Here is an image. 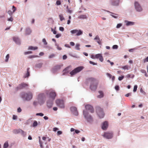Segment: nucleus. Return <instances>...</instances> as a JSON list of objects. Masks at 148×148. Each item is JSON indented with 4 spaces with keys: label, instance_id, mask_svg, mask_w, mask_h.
I'll return each instance as SVG.
<instances>
[{
    "label": "nucleus",
    "instance_id": "obj_1",
    "mask_svg": "<svg viewBox=\"0 0 148 148\" xmlns=\"http://www.w3.org/2000/svg\"><path fill=\"white\" fill-rule=\"evenodd\" d=\"M88 80L91 82L90 89L92 90H96L99 83V81L96 79L92 77L88 79Z\"/></svg>",
    "mask_w": 148,
    "mask_h": 148
},
{
    "label": "nucleus",
    "instance_id": "obj_2",
    "mask_svg": "<svg viewBox=\"0 0 148 148\" xmlns=\"http://www.w3.org/2000/svg\"><path fill=\"white\" fill-rule=\"evenodd\" d=\"M33 95L31 92L23 93L21 95V97L25 100L29 101L32 98Z\"/></svg>",
    "mask_w": 148,
    "mask_h": 148
},
{
    "label": "nucleus",
    "instance_id": "obj_3",
    "mask_svg": "<svg viewBox=\"0 0 148 148\" xmlns=\"http://www.w3.org/2000/svg\"><path fill=\"white\" fill-rule=\"evenodd\" d=\"M96 112L100 118L103 117L104 116V114L103 112V109L99 107H97L96 108Z\"/></svg>",
    "mask_w": 148,
    "mask_h": 148
},
{
    "label": "nucleus",
    "instance_id": "obj_4",
    "mask_svg": "<svg viewBox=\"0 0 148 148\" xmlns=\"http://www.w3.org/2000/svg\"><path fill=\"white\" fill-rule=\"evenodd\" d=\"M84 68L82 66H80L77 67L73 70L70 73V74L71 76H73L76 74L77 73L80 72Z\"/></svg>",
    "mask_w": 148,
    "mask_h": 148
},
{
    "label": "nucleus",
    "instance_id": "obj_5",
    "mask_svg": "<svg viewBox=\"0 0 148 148\" xmlns=\"http://www.w3.org/2000/svg\"><path fill=\"white\" fill-rule=\"evenodd\" d=\"M83 115L86 119L89 122H92L93 121V119L91 116L88 114V113L86 111L84 110L83 111Z\"/></svg>",
    "mask_w": 148,
    "mask_h": 148
},
{
    "label": "nucleus",
    "instance_id": "obj_6",
    "mask_svg": "<svg viewBox=\"0 0 148 148\" xmlns=\"http://www.w3.org/2000/svg\"><path fill=\"white\" fill-rule=\"evenodd\" d=\"M47 94L49 95L50 99L52 100H54L56 96V93L53 91L49 90L47 92Z\"/></svg>",
    "mask_w": 148,
    "mask_h": 148
},
{
    "label": "nucleus",
    "instance_id": "obj_7",
    "mask_svg": "<svg viewBox=\"0 0 148 148\" xmlns=\"http://www.w3.org/2000/svg\"><path fill=\"white\" fill-rule=\"evenodd\" d=\"M56 102L57 106L61 108L64 107V102L63 100L57 99L56 100Z\"/></svg>",
    "mask_w": 148,
    "mask_h": 148
},
{
    "label": "nucleus",
    "instance_id": "obj_8",
    "mask_svg": "<svg viewBox=\"0 0 148 148\" xmlns=\"http://www.w3.org/2000/svg\"><path fill=\"white\" fill-rule=\"evenodd\" d=\"M71 33L72 34H75L77 36H79L82 35L83 34V31L80 29H75L71 30L70 31Z\"/></svg>",
    "mask_w": 148,
    "mask_h": 148
},
{
    "label": "nucleus",
    "instance_id": "obj_9",
    "mask_svg": "<svg viewBox=\"0 0 148 148\" xmlns=\"http://www.w3.org/2000/svg\"><path fill=\"white\" fill-rule=\"evenodd\" d=\"M44 95L43 94H40L38 96V102L40 104L43 103L44 102Z\"/></svg>",
    "mask_w": 148,
    "mask_h": 148
},
{
    "label": "nucleus",
    "instance_id": "obj_10",
    "mask_svg": "<svg viewBox=\"0 0 148 148\" xmlns=\"http://www.w3.org/2000/svg\"><path fill=\"white\" fill-rule=\"evenodd\" d=\"M71 112L75 116H77L78 114L77 108L75 107H72L70 108Z\"/></svg>",
    "mask_w": 148,
    "mask_h": 148
},
{
    "label": "nucleus",
    "instance_id": "obj_11",
    "mask_svg": "<svg viewBox=\"0 0 148 148\" xmlns=\"http://www.w3.org/2000/svg\"><path fill=\"white\" fill-rule=\"evenodd\" d=\"M134 6L135 9L137 11L140 12L142 10V9L141 7L138 2L136 1L135 2Z\"/></svg>",
    "mask_w": 148,
    "mask_h": 148
},
{
    "label": "nucleus",
    "instance_id": "obj_12",
    "mask_svg": "<svg viewBox=\"0 0 148 148\" xmlns=\"http://www.w3.org/2000/svg\"><path fill=\"white\" fill-rule=\"evenodd\" d=\"M103 136L107 139H110L113 136V134L112 132L105 133Z\"/></svg>",
    "mask_w": 148,
    "mask_h": 148
},
{
    "label": "nucleus",
    "instance_id": "obj_13",
    "mask_svg": "<svg viewBox=\"0 0 148 148\" xmlns=\"http://www.w3.org/2000/svg\"><path fill=\"white\" fill-rule=\"evenodd\" d=\"M86 110L90 111L91 113H93L94 112V110L93 107L90 105H87L85 107Z\"/></svg>",
    "mask_w": 148,
    "mask_h": 148
},
{
    "label": "nucleus",
    "instance_id": "obj_14",
    "mask_svg": "<svg viewBox=\"0 0 148 148\" xmlns=\"http://www.w3.org/2000/svg\"><path fill=\"white\" fill-rule=\"evenodd\" d=\"M52 99H50L47 101V107L49 108L52 107L53 104V101Z\"/></svg>",
    "mask_w": 148,
    "mask_h": 148
},
{
    "label": "nucleus",
    "instance_id": "obj_15",
    "mask_svg": "<svg viewBox=\"0 0 148 148\" xmlns=\"http://www.w3.org/2000/svg\"><path fill=\"white\" fill-rule=\"evenodd\" d=\"M108 126V123L107 121L104 122L102 126V128L104 130H106Z\"/></svg>",
    "mask_w": 148,
    "mask_h": 148
},
{
    "label": "nucleus",
    "instance_id": "obj_16",
    "mask_svg": "<svg viewBox=\"0 0 148 148\" xmlns=\"http://www.w3.org/2000/svg\"><path fill=\"white\" fill-rule=\"evenodd\" d=\"M94 39L96 40V41L100 45L101 44L102 40H100L98 35L96 36Z\"/></svg>",
    "mask_w": 148,
    "mask_h": 148
},
{
    "label": "nucleus",
    "instance_id": "obj_17",
    "mask_svg": "<svg viewBox=\"0 0 148 148\" xmlns=\"http://www.w3.org/2000/svg\"><path fill=\"white\" fill-rule=\"evenodd\" d=\"M14 132L16 134L21 133L22 134H25V132L21 129L14 130Z\"/></svg>",
    "mask_w": 148,
    "mask_h": 148
},
{
    "label": "nucleus",
    "instance_id": "obj_18",
    "mask_svg": "<svg viewBox=\"0 0 148 148\" xmlns=\"http://www.w3.org/2000/svg\"><path fill=\"white\" fill-rule=\"evenodd\" d=\"M112 5L114 6H116L118 5L119 3V0H111Z\"/></svg>",
    "mask_w": 148,
    "mask_h": 148
},
{
    "label": "nucleus",
    "instance_id": "obj_19",
    "mask_svg": "<svg viewBox=\"0 0 148 148\" xmlns=\"http://www.w3.org/2000/svg\"><path fill=\"white\" fill-rule=\"evenodd\" d=\"M28 86V85L27 84L24 83H22L19 85V88L20 89H22Z\"/></svg>",
    "mask_w": 148,
    "mask_h": 148
},
{
    "label": "nucleus",
    "instance_id": "obj_20",
    "mask_svg": "<svg viewBox=\"0 0 148 148\" xmlns=\"http://www.w3.org/2000/svg\"><path fill=\"white\" fill-rule=\"evenodd\" d=\"M13 40L17 44H20V40L17 37H13Z\"/></svg>",
    "mask_w": 148,
    "mask_h": 148
},
{
    "label": "nucleus",
    "instance_id": "obj_21",
    "mask_svg": "<svg viewBox=\"0 0 148 148\" xmlns=\"http://www.w3.org/2000/svg\"><path fill=\"white\" fill-rule=\"evenodd\" d=\"M125 23H126V26H128L129 25H132L134 24V23L132 22L129 21H125Z\"/></svg>",
    "mask_w": 148,
    "mask_h": 148
},
{
    "label": "nucleus",
    "instance_id": "obj_22",
    "mask_svg": "<svg viewBox=\"0 0 148 148\" xmlns=\"http://www.w3.org/2000/svg\"><path fill=\"white\" fill-rule=\"evenodd\" d=\"M29 68H28L27 69V72L26 73L25 75L24 76V78H25L27 77H28L30 75V72L29 71Z\"/></svg>",
    "mask_w": 148,
    "mask_h": 148
},
{
    "label": "nucleus",
    "instance_id": "obj_23",
    "mask_svg": "<svg viewBox=\"0 0 148 148\" xmlns=\"http://www.w3.org/2000/svg\"><path fill=\"white\" fill-rule=\"evenodd\" d=\"M98 92L100 94V95L97 96L98 98H101L103 97L104 96L103 92L102 91L100 90Z\"/></svg>",
    "mask_w": 148,
    "mask_h": 148
},
{
    "label": "nucleus",
    "instance_id": "obj_24",
    "mask_svg": "<svg viewBox=\"0 0 148 148\" xmlns=\"http://www.w3.org/2000/svg\"><path fill=\"white\" fill-rule=\"evenodd\" d=\"M31 32V31L29 28H27L26 30V34H29Z\"/></svg>",
    "mask_w": 148,
    "mask_h": 148
},
{
    "label": "nucleus",
    "instance_id": "obj_25",
    "mask_svg": "<svg viewBox=\"0 0 148 148\" xmlns=\"http://www.w3.org/2000/svg\"><path fill=\"white\" fill-rule=\"evenodd\" d=\"M70 67L71 66H69L65 68L63 71L64 73H68L69 72V71L68 70ZM63 75H64V74H63Z\"/></svg>",
    "mask_w": 148,
    "mask_h": 148
},
{
    "label": "nucleus",
    "instance_id": "obj_26",
    "mask_svg": "<svg viewBox=\"0 0 148 148\" xmlns=\"http://www.w3.org/2000/svg\"><path fill=\"white\" fill-rule=\"evenodd\" d=\"M38 49V47H33V46H30L28 48V49L31 50H35Z\"/></svg>",
    "mask_w": 148,
    "mask_h": 148
},
{
    "label": "nucleus",
    "instance_id": "obj_27",
    "mask_svg": "<svg viewBox=\"0 0 148 148\" xmlns=\"http://www.w3.org/2000/svg\"><path fill=\"white\" fill-rule=\"evenodd\" d=\"M79 46H80L79 44H76L75 47L77 50H80V48H79Z\"/></svg>",
    "mask_w": 148,
    "mask_h": 148
},
{
    "label": "nucleus",
    "instance_id": "obj_28",
    "mask_svg": "<svg viewBox=\"0 0 148 148\" xmlns=\"http://www.w3.org/2000/svg\"><path fill=\"white\" fill-rule=\"evenodd\" d=\"M38 138H39V143L40 145V147L42 148H43V146H42V142L41 141V140H40V139H41V138H40V136H39L38 137Z\"/></svg>",
    "mask_w": 148,
    "mask_h": 148
},
{
    "label": "nucleus",
    "instance_id": "obj_29",
    "mask_svg": "<svg viewBox=\"0 0 148 148\" xmlns=\"http://www.w3.org/2000/svg\"><path fill=\"white\" fill-rule=\"evenodd\" d=\"M10 56H9V54H8L5 57V61L6 62H7L8 61V59L9 58Z\"/></svg>",
    "mask_w": 148,
    "mask_h": 148
},
{
    "label": "nucleus",
    "instance_id": "obj_30",
    "mask_svg": "<svg viewBox=\"0 0 148 148\" xmlns=\"http://www.w3.org/2000/svg\"><path fill=\"white\" fill-rule=\"evenodd\" d=\"M38 56L37 55H32L28 57V58H32L36 57H38Z\"/></svg>",
    "mask_w": 148,
    "mask_h": 148
},
{
    "label": "nucleus",
    "instance_id": "obj_31",
    "mask_svg": "<svg viewBox=\"0 0 148 148\" xmlns=\"http://www.w3.org/2000/svg\"><path fill=\"white\" fill-rule=\"evenodd\" d=\"M59 17L61 21H62L64 19V18L62 14H60L59 15Z\"/></svg>",
    "mask_w": 148,
    "mask_h": 148
},
{
    "label": "nucleus",
    "instance_id": "obj_32",
    "mask_svg": "<svg viewBox=\"0 0 148 148\" xmlns=\"http://www.w3.org/2000/svg\"><path fill=\"white\" fill-rule=\"evenodd\" d=\"M60 65H58L55 66L54 68V69L55 70H58L60 69Z\"/></svg>",
    "mask_w": 148,
    "mask_h": 148
},
{
    "label": "nucleus",
    "instance_id": "obj_33",
    "mask_svg": "<svg viewBox=\"0 0 148 148\" xmlns=\"http://www.w3.org/2000/svg\"><path fill=\"white\" fill-rule=\"evenodd\" d=\"M8 142H5L4 144L3 147L4 148H7L8 146Z\"/></svg>",
    "mask_w": 148,
    "mask_h": 148
},
{
    "label": "nucleus",
    "instance_id": "obj_34",
    "mask_svg": "<svg viewBox=\"0 0 148 148\" xmlns=\"http://www.w3.org/2000/svg\"><path fill=\"white\" fill-rule=\"evenodd\" d=\"M37 125H38V123H37V121H34V122L33 124V127H36Z\"/></svg>",
    "mask_w": 148,
    "mask_h": 148
},
{
    "label": "nucleus",
    "instance_id": "obj_35",
    "mask_svg": "<svg viewBox=\"0 0 148 148\" xmlns=\"http://www.w3.org/2000/svg\"><path fill=\"white\" fill-rule=\"evenodd\" d=\"M98 58L99 59L100 61L101 62H102L103 60L102 54L101 55V56L99 57Z\"/></svg>",
    "mask_w": 148,
    "mask_h": 148
},
{
    "label": "nucleus",
    "instance_id": "obj_36",
    "mask_svg": "<svg viewBox=\"0 0 148 148\" xmlns=\"http://www.w3.org/2000/svg\"><path fill=\"white\" fill-rule=\"evenodd\" d=\"M98 58L99 59L100 61L101 62H102L103 60L102 54L101 55V56L99 57Z\"/></svg>",
    "mask_w": 148,
    "mask_h": 148
},
{
    "label": "nucleus",
    "instance_id": "obj_37",
    "mask_svg": "<svg viewBox=\"0 0 148 148\" xmlns=\"http://www.w3.org/2000/svg\"><path fill=\"white\" fill-rule=\"evenodd\" d=\"M98 58L99 59L100 61L101 62H102L103 60L102 54L101 55V56L99 57Z\"/></svg>",
    "mask_w": 148,
    "mask_h": 148
},
{
    "label": "nucleus",
    "instance_id": "obj_38",
    "mask_svg": "<svg viewBox=\"0 0 148 148\" xmlns=\"http://www.w3.org/2000/svg\"><path fill=\"white\" fill-rule=\"evenodd\" d=\"M101 54L100 53L96 54L95 55V58L97 59L99 57L101 56Z\"/></svg>",
    "mask_w": 148,
    "mask_h": 148
},
{
    "label": "nucleus",
    "instance_id": "obj_39",
    "mask_svg": "<svg viewBox=\"0 0 148 148\" xmlns=\"http://www.w3.org/2000/svg\"><path fill=\"white\" fill-rule=\"evenodd\" d=\"M122 25L121 23H119L117 24V26H116V28H120L121 26H122Z\"/></svg>",
    "mask_w": 148,
    "mask_h": 148
},
{
    "label": "nucleus",
    "instance_id": "obj_40",
    "mask_svg": "<svg viewBox=\"0 0 148 148\" xmlns=\"http://www.w3.org/2000/svg\"><path fill=\"white\" fill-rule=\"evenodd\" d=\"M42 41L44 45H47V42L45 38L43 39Z\"/></svg>",
    "mask_w": 148,
    "mask_h": 148
},
{
    "label": "nucleus",
    "instance_id": "obj_41",
    "mask_svg": "<svg viewBox=\"0 0 148 148\" xmlns=\"http://www.w3.org/2000/svg\"><path fill=\"white\" fill-rule=\"evenodd\" d=\"M122 68L124 69H128V66L127 65H125L123 67H122Z\"/></svg>",
    "mask_w": 148,
    "mask_h": 148
},
{
    "label": "nucleus",
    "instance_id": "obj_42",
    "mask_svg": "<svg viewBox=\"0 0 148 148\" xmlns=\"http://www.w3.org/2000/svg\"><path fill=\"white\" fill-rule=\"evenodd\" d=\"M137 88V85H135L134 86V89H133V91L134 92H135L136 91Z\"/></svg>",
    "mask_w": 148,
    "mask_h": 148
},
{
    "label": "nucleus",
    "instance_id": "obj_43",
    "mask_svg": "<svg viewBox=\"0 0 148 148\" xmlns=\"http://www.w3.org/2000/svg\"><path fill=\"white\" fill-rule=\"evenodd\" d=\"M79 17L80 18H86V16L85 15H81Z\"/></svg>",
    "mask_w": 148,
    "mask_h": 148
},
{
    "label": "nucleus",
    "instance_id": "obj_44",
    "mask_svg": "<svg viewBox=\"0 0 148 148\" xmlns=\"http://www.w3.org/2000/svg\"><path fill=\"white\" fill-rule=\"evenodd\" d=\"M36 115L37 116H43L44 115V114L42 113H38L36 114Z\"/></svg>",
    "mask_w": 148,
    "mask_h": 148
},
{
    "label": "nucleus",
    "instance_id": "obj_45",
    "mask_svg": "<svg viewBox=\"0 0 148 148\" xmlns=\"http://www.w3.org/2000/svg\"><path fill=\"white\" fill-rule=\"evenodd\" d=\"M56 45L57 46V48L58 50H60L62 49V48L60 47L58 45L56 44Z\"/></svg>",
    "mask_w": 148,
    "mask_h": 148
},
{
    "label": "nucleus",
    "instance_id": "obj_46",
    "mask_svg": "<svg viewBox=\"0 0 148 148\" xmlns=\"http://www.w3.org/2000/svg\"><path fill=\"white\" fill-rule=\"evenodd\" d=\"M55 56V55L54 54H51L49 56V58H52L54 57Z\"/></svg>",
    "mask_w": 148,
    "mask_h": 148
},
{
    "label": "nucleus",
    "instance_id": "obj_47",
    "mask_svg": "<svg viewBox=\"0 0 148 148\" xmlns=\"http://www.w3.org/2000/svg\"><path fill=\"white\" fill-rule=\"evenodd\" d=\"M56 3L57 5H60L61 4V1L60 0H58L57 1Z\"/></svg>",
    "mask_w": 148,
    "mask_h": 148
},
{
    "label": "nucleus",
    "instance_id": "obj_48",
    "mask_svg": "<svg viewBox=\"0 0 148 148\" xmlns=\"http://www.w3.org/2000/svg\"><path fill=\"white\" fill-rule=\"evenodd\" d=\"M89 63L90 64H92L93 65H97V63L91 61H89Z\"/></svg>",
    "mask_w": 148,
    "mask_h": 148
},
{
    "label": "nucleus",
    "instance_id": "obj_49",
    "mask_svg": "<svg viewBox=\"0 0 148 148\" xmlns=\"http://www.w3.org/2000/svg\"><path fill=\"white\" fill-rule=\"evenodd\" d=\"M21 89L19 88V85L18 86L16 87L15 89V91L16 92L18 91L19 90Z\"/></svg>",
    "mask_w": 148,
    "mask_h": 148
},
{
    "label": "nucleus",
    "instance_id": "obj_50",
    "mask_svg": "<svg viewBox=\"0 0 148 148\" xmlns=\"http://www.w3.org/2000/svg\"><path fill=\"white\" fill-rule=\"evenodd\" d=\"M106 75L107 76L110 77V78H111L112 77V75L110 73H106Z\"/></svg>",
    "mask_w": 148,
    "mask_h": 148
},
{
    "label": "nucleus",
    "instance_id": "obj_51",
    "mask_svg": "<svg viewBox=\"0 0 148 148\" xmlns=\"http://www.w3.org/2000/svg\"><path fill=\"white\" fill-rule=\"evenodd\" d=\"M118 48V46L116 45H114L112 47L113 49H117Z\"/></svg>",
    "mask_w": 148,
    "mask_h": 148
},
{
    "label": "nucleus",
    "instance_id": "obj_52",
    "mask_svg": "<svg viewBox=\"0 0 148 148\" xmlns=\"http://www.w3.org/2000/svg\"><path fill=\"white\" fill-rule=\"evenodd\" d=\"M32 53V51H29L25 52L24 53V54L25 55H27V54H29Z\"/></svg>",
    "mask_w": 148,
    "mask_h": 148
},
{
    "label": "nucleus",
    "instance_id": "obj_53",
    "mask_svg": "<svg viewBox=\"0 0 148 148\" xmlns=\"http://www.w3.org/2000/svg\"><path fill=\"white\" fill-rule=\"evenodd\" d=\"M108 62H109L111 64V66H112L114 65V63L113 62H111L110 60H108L107 61Z\"/></svg>",
    "mask_w": 148,
    "mask_h": 148
},
{
    "label": "nucleus",
    "instance_id": "obj_54",
    "mask_svg": "<svg viewBox=\"0 0 148 148\" xmlns=\"http://www.w3.org/2000/svg\"><path fill=\"white\" fill-rule=\"evenodd\" d=\"M119 86H115V89L116 90H119Z\"/></svg>",
    "mask_w": 148,
    "mask_h": 148
},
{
    "label": "nucleus",
    "instance_id": "obj_55",
    "mask_svg": "<svg viewBox=\"0 0 148 148\" xmlns=\"http://www.w3.org/2000/svg\"><path fill=\"white\" fill-rule=\"evenodd\" d=\"M124 77L123 76H122L121 77H119V78L118 79L119 80H122Z\"/></svg>",
    "mask_w": 148,
    "mask_h": 148
},
{
    "label": "nucleus",
    "instance_id": "obj_56",
    "mask_svg": "<svg viewBox=\"0 0 148 148\" xmlns=\"http://www.w3.org/2000/svg\"><path fill=\"white\" fill-rule=\"evenodd\" d=\"M146 62H148V57H147V58L145 59L144 60V63H145Z\"/></svg>",
    "mask_w": 148,
    "mask_h": 148
},
{
    "label": "nucleus",
    "instance_id": "obj_57",
    "mask_svg": "<svg viewBox=\"0 0 148 148\" xmlns=\"http://www.w3.org/2000/svg\"><path fill=\"white\" fill-rule=\"evenodd\" d=\"M131 93H129L126 94L125 96L126 97H128L129 96H131Z\"/></svg>",
    "mask_w": 148,
    "mask_h": 148
},
{
    "label": "nucleus",
    "instance_id": "obj_58",
    "mask_svg": "<svg viewBox=\"0 0 148 148\" xmlns=\"http://www.w3.org/2000/svg\"><path fill=\"white\" fill-rule=\"evenodd\" d=\"M38 102L35 101H34L33 102V105L35 106H36L38 104Z\"/></svg>",
    "mask_w": 148,
    "mask_h": 148
},
{
    "label": "nucleus",
    "instance_id": "obj_59",
    "mask_svg": "<svg viewBox=\"0 0 148 148\" xmlns=\"http://www.w3.org/2000/svg\"><path fill=\"white\" fill-rule=\"evenodd\" d=\"M13 20V18L12 17H11L10 18H8V21L12 22Z\"/></svg>",
    "mask_w": 148,
    "mask_h": 148
},
{
    "label": "nucleus",
    "instance_id": "obj_60",
    "mask_svg": "<svg viewBox=\"0 0 148 148\" xmlns=\"http://www.w3.org/2000/svg\"><path fill=\"white\" fill-rule=\"evenodd\" d=\"M12 8H13V9H14V10H13V12H14L16 10V8L13 5L12 6Z\"/></svg>",
    "mask_w": 148,
    "mask_h": 148
},
{
    "label": "nucleus",
    "instance_id": "obj_61",
    "mask_svg": "<svg viewBox=\"0 0 148 148\" xmlns=\"http://www.w3.org/2000/svg\"><path fill=\"white\" fill-rule=\"evenodd\" d=\"M140 71L141 73H146V71L145 70L143 69L141 70Z\"/></svg>",
    "mask_w": 148,
    "mask_h": 148
},
{
    "label": "nucleus",
    "instance_id": "obj_62",
    "mask_svg": "<svg viewBox=\"0 0 148 148\" xmlns=\"http://www.w3.org/2000/svg\"><path fill=\"white\" fill-rule=\"evenodd\" d=\"M17 116H15V115H13V120L16 119H17Z\"/></svg>",
    "mask_w": 148,
    "mask_h": 148
},
{
    "label": "nucleus",
    "instance_id": "obj_63",
    "mask_svg": "<svg viewBox=\"0 0 148 148\" xmlns=\"http://www.w3.org/2000/svg\"><path fill=\"white\" fill-rule=\"evenodd\" d=\"M70 45L72 46H74L75 45V43L73 42H70Z\"/></svg>",
    "mask_w": 148,
    "mask_h": 148
},
{
    "label": "nucleus",
    "instance_id": "obj_64",
    "mask_svg": "<svg viewBox=\"0 0 148 148\" xmlns=\"http://www.w3.org/2000/svg\"><path fill=\"white\" fill-rule=\"evenodd\" d=\"M67 58V56L66 55H64L63 56V60H65Z\"/></svg>",
    "mask_w": 148,
    "mask_h": 148
}]
</instances>
